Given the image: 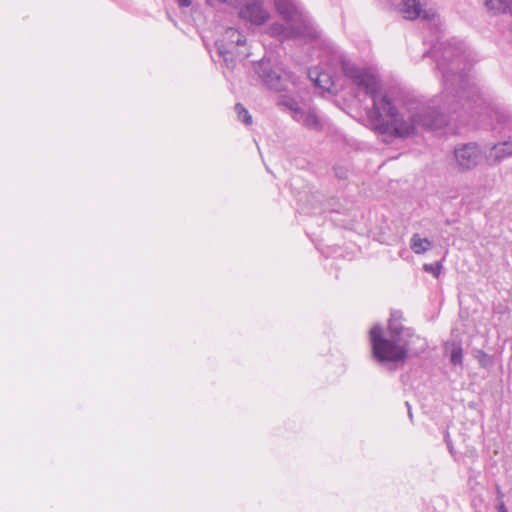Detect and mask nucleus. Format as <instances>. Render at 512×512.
Listing matches in <instances>:
<instances>
[{
    "label": "nucleus",
    "instance_id": "obj_1",
    "mask_svg": "<svg viewBox=\"0 0 512 512\" xmlns=\"http://www.w3.org/2000/svg\"><path fill=\"white\" fill-rule=\"evenodd\" d=\"M269 35L283 40H315L319 49L318 57L324 67L309 70V77L316 86L331 91L336 88L334 73L340 69L355 86L373 100L367 117L371 128L378 134L394 138H407L418 127L436 129L447 123L445 113H457L463 108L477 107V87L470 83L463 73L474 60L472 52L455 38L440 42L432 50L437 68L442 74L443 92L441 111L435 105L405 92H380V81L370 69L362 68L347 60L329 40L307 35L303 26L296 22L284 25L275 22L268 28Z\"/></svg>",
    "mask_w": 512,
    "mask_h": 512
},
{
    "label": "nucleus",
    "instance_id": "obj_8",
    "mask_svg": "<svg viewBox=\"0 0 512 512\" xmlns=\"http://www.w3.org/2000/svg\"><path fill=\"white\" fill-rule=\"evenodd\" d=\"M293 120L304 128L320 132L326 125V120L315 107L303 106L299 112H296Z\"/></svg>",
    "mask_w": 512,
    "mask_h": 512
},
{
    "label": "nucleus",
    "instance_id": "obj_10",
    "mask_svg": "<svg viewBox=\"0 0 512 512\" xmlns=\"http://www.w3.org/2000/svg\"><path fill=\"white\" fill-rule=\"evenodd\" d=\"M509 156H512V140L495 144L489 153V158H494L495 161H501Z\"/></svg>",
    "mask_w": 512,
    "mask_h": 512
},
{
    "label": "nucleus",
    "instance_id": "obj_3",
    "mask_svg": "<svg viewBox=\"0 0 512 512\" xmlns=\"http://www.w3.org/2000/svg\"><path fill=\"white\" fill-rule=\"evenodd\" d=\"M246 38L235 28H227L221 37L216 40L215 46L218 55L223 59L227 69L234 70L237 63L248 56L245 51Z\"/></svg>",
    "mask_w": 512,
    "mask_h": 512
},
{
    "label": "nucleus",
    "instance_id": "obj_7",
    "mask_svg": "<svg viewBox=\"0 0 512 512\" xmlns=\"http://www.w3.org/2000/svg\"><path fill=\"white\" fill-rule=\"evenodd\" d=\"M238 14L240 19L255 26L263 25L270 17L269 12L263 7L262 0H245Z\"/></svg>",
    "mask_w": 512,
    "mask_h": 512
},
{
    "label": "nucleus",
    "instance_id": "obj_6",
    "mask_svg": "<svg viewBox=\"0 0 512 512\" xmlns=\"http://www.w3.org/2000/svg\"><path fill=\"white\" fill-rule=\"evenodd\" d=\"M454 158L459 170L468 171L480 163L482 153L476 143H466L455 147Z\"/></svg>",
    "mask_w": 512,
    "mask_h": 512
},
{
    "label": "nucleus",
    "instance_id": "obj_19",
    "mask_svg": "<svg viewBox=\"0 0 512 512\" xmlns=\"http://www.w3.org/2000/svg\"><path fill=\"white\" fill-rule=\"evenodd\" d=\"M498 512H508L507 508L505 507L504 502H500L498 505Z\"/></svg>",
    "mask_w": 512,
    "mask_h": 512
},
{
    "label": "nucleus",
    "instance_id": "obj_18",
    "mask_svg": "<svg viewBox=\"0 0 512 512\" xmlns=\"http://www.w3.org/2000/svg\"><path fill=\"white\" fill-rule=\"evenodd\" d=\"M177 4L181 8L190 7L192 4V0H176Z\"/></svg>",
    "mask_w": 512,
    "mask_h": 512
},
{
    "label": "nucleus",
    "instance_id": "obj_14",
    "mask_svg": "<svg viewBox=\"0 0 512 512\" xmlns=\"http://www.w3.org/2000/svg\"><path fill=\"white\" fill-rule=\"evenodd\" d=\"M463 351L459 344H453L450 350V361L454 365L462 364Z\"/></svg>",
    "mask_w": 512,
    "mask_h": 512
},
{
    "label": "nucleus",
    "instance_id": "obj_11",
    "mask_svg": "<svg viewBox=\"0 0 512 512\" xmlns=\"http://www.w3.org/2000/svg\"><path fill=\"white\" fill-rule=\"evenodd\" d=\"M432 242L427 238L420 237L419 234H414L410 240V248L415 254H423L430 250Z\"/></svg>",
    "mask_w": 512,
    "mask_h": 512
},
{
    "label": "nucleus",
    "instance_id": "obj_15",
    "mask_svg": "<svg viewBox=\"0 0 512 512\" xmlns=\"http://www.w3.org/2000/svg\"><path fill=\"white\" fill-rule=\"evenodd\" d=\"M442 265L437 262L435 264H424L423 269L425 272L433 274L434 277H438L441 271Z\"/></svg>",
    "mask_w": 512,
    "mask_h": 512
},
{
    "label": "nucleus",
    "instance_id": "obj_13",
    "mask_svg": "<svg viewBox=\"0 0 512 512\" xmlns=\"http://www.w3.org/2000/svg\"><path fill=\"white\" fill-rule=\"evenodd\" d=\"M235 112L237 114L238 119L243 122L245 125H251L252 124V116L250 113L246 110V108L240 104L237 103L235 105Z\"/></svg>",
    "mask_w": 512,
    "mask_h": 512
},
{
    "label": "nucleus",
    "instance_id": "obj_4",
    "mask_svg": "<svg viewBox=\"0 0 512 512\" xmlns=\"http://www.w3.org/2000/svg\"><path fill=\"white\" fill-rule=\"evenodd\" d=\"M277 12L282 16L285 22H296L303 26L307 35L318 37V31L314 26L311 17L303 9L298 0H274Z\"/></svg>",
    "mask_w": 512,
    "mask_h": 512
},
{
    "label": "nucleus",
    "instance_id": "obj_5",
    "mask_svg": "<svg viewBox=\"0 0 512 512\" xmlns=\"http://www.w3.org/2000/svg\"><path fill=\"white\" fill-rule=\"evenodd\" d=\"M255 73L268 89L276 92L285 91L289 84L288 75L270 60L262 59L255 65Z\"/></svg>",
    "mask_w": 512,
    "mask_h": 512
},
{
    "label": "nucleus",
    "instance_id": "obj_20",
    "mask_svg": "<svg viewBox=\"0 0 512 512\" xmlns=\"http://www.w3.org/2000/svg\"><path fill=\"white\" fill-rule=\"evenodd\" d=\"M406 405L408 406L409 417L412 418V413H411V409H410V406H409L408 402H406Z\"/></svg>",
    "mask_w": 512,
    "mask_h": 512
},
{
    "label": "nucleus",
    "instance_id": "obj_2",
    "mask_svg": "<svg viewBox=\"0 0 512 512\" xmlns=\"http://www.w3.org/2000/svg\"><path fill=\"white\" fill-rule=\"evenodd\" d=\"M402 313L393 311L388 322V336L380 324H375L369 332L373 357L381 362L397 363L409 356H418L427 348L424 338L416 335L411 328L401 323Z\"/></svg>",
    "mask_w": 512,
    "mask_h": 512
},
{
    "label": "nucleus",
    "instance_id": "obj_12",
    "mask_svg": "<svg viewBox=\"0 0 512 512\" xmlns=\"http://www.w3.org/2000/svg\"><path fill=\"white\" fill-rule=\"evenodd\" d=\"M278 106L287 109L290 112L292 119L296 112H299L303 107L295 98L289 95H281L278 100Z\"/></svg>",
    "mask_w": 512,
    "mask_h": 512
},
{
    "label": "nucleus",
    "instance_id": "obj_17",
    "mask_svg": "<svg viewBox=\"0 0 512 512\" xmlns=\"http://www.w3.org/2000/svg\"><path fill=\"white\" fill-rule=\"evenodd\" d=\"M230 0H205V3L209 6H215L217 4H226Z\"/></svg>",
    "mask_w": 512,
    "mask_h": 512
},
{
    "label": "nucleus",
    "instance_id": "obj_16",
    "mask_svg": "<svg viewBox=\"0 0 512 512\" xmlns=\"http://www.w3.org/2000/svg\"><path fill=\"white\" fill-rule=\"evenodd\" d=\"M335 174L338 178H346L347 177V171L341 167L335 168Z\"/></svg>",
    "mask_w": 512,
    "mask_h": 512
},
{
    "label": "nucleus",
    "instance_id": "obj_9",
    "mask_svg": "<svg viewBox=\"0 0 512 512\" xmlns=\"http://www.w3.org/2000/svg\"><path fill=\"white\" fill-rule=\"evenodd\" d=\"M398 11L407 20H415L419 17L430 19L433 16L431 12L423 9L421 0H402L398 4Z\"/></svg>",
    "mask_w": 512,
    "mask_h": 512
}]
</instances>
